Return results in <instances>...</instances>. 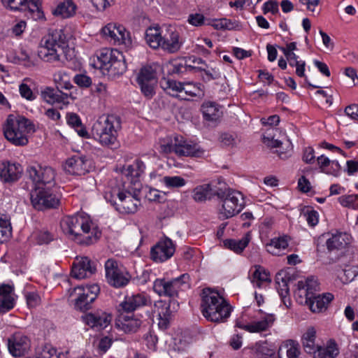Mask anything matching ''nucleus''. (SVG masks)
I'll return each mask as SVG.
<instances>
[{
  "mask_svg": "<svg viewBox=\"0 0 358 358\" xmlns=\"http://www.w3.org/2000/svg\"><path fill=\"white\" fill-rule=\"evenodd\" d=\"M62 224L64 230L80 244H92L101 236V231L85 213L67 217Z\"/></svg>",
  "mask_w": 358,
  "mask_h": 358,
  "instance_id": "f257e3e1",
  "label": "nucleus"
},
{
  "mask_svg": "<svg viewBox=\"0 0 358 358\" xmlns=\"http://www.w3.org/2000/svg\"><path fill=\"white\" fill-rule=\"evenodd\" d=\"M201 298V312L206 320L224 322L229 317L231 307L218 292L205 288L202 290Z\"/></svg>",
  "mask_w": 358,
  "mask_h": 358,
  "instance_id": "f03ea898",
  "label": "nucleus"
},
{
  "mask_svg": "<svg viewBox=\"0 0 358 358\" xmlns=\"http://www.w3.org/2000/svg\"><path fill=\"white\" fill-rule=\"evenodd\" d=\"M67 46L64 31L62 29H55L41 38L37 54L45 62H59Z\"/></svg>",
  "mask_w": 358,
  "mask_h": 358,
  "instance_id": "7ed1b4c3",
  "label": "nucleus"
},
{
  "mask_svg": "<svg viewBox=\"0 0 358 358\" xmlns=\"http://www.w3.org/2000/svg\"><path fill=\"white\" fill-rule=\"evenodd\" d=\"M34 131V125L23 116L10 115L3 127L6 138L15 146H24L29 142V134Z\"/></svg>",
  "mask_w": 358,
  "mask_h": 358,
  "instance_id": "20e7f679",
  "label": "nucleus"
},
{
  "mask_svg": "<svg viewBox=\"0 0 358 358\" xmlns=\"http://www.w3.org/2000/svg\"><path fill=\"white\" fill-rule=\"evenodd\" d=\"M120 129V117L115 115H108L100 117L96 121L92 127V132L102 145L112 146L117 143Z\"/></svg>",
  "mask_w": 358,
  "mask_h": 358,
  "instance_id": "39448f33",
  "label": "nucleus"
},
{
  "mask_svg": "<svg viewBox=\"0 0 358 358\" xmlns=\"http://www.w3.org/2000/svg\"><path fill=\"white\" fill-rule=\"evenodd\" d=\"M106 201L114 206L121 213L130 214L137 211L140 201L130 192H125L120 187H108L104 194Z\"/></svg>",
  "mask_w": 358,
  "mask_h": 358,
  "instance_id": "423d86ee",
  "label": "nucleus"
},
{
  "mask_svg": "<svg viewBox=\"0 0 358 358\" xmlns=\"http://www.w3.org/2000/svg\"><path fill=\"white\" fill-rule=\"evenodd\" d=\"M96 68L106 71L111 76L122 74L127 69L123 55L117 50L103 48L96 53Z\"/></svg>",
  "mask_w": 358,
  "mask_h": 358,
  "instance_id": "0eeeda50",
  "label": "nucleus"
},
{
  "mask_svg": "<svg viewBox=\"0 0 358 358\" xmlns=\"http://www.w3.org/2000/svg\"><path fill=\"white\" fill-rule=\"evenodd\" d=\"M275 320V316L273 314L258 310L250 317V321H247L244 316L238 318L236 327L250 333H261L269 330Z\"/></svg>",
  "mask_w": 358,
  "mask_h": 358,
  "instance_id": "6e6552de",
  "label": "nucleus"
},
{
  "mask_svg": "<svg viewBox=\"0 0 358 358\" xmlns=\"http://www.w3.org/2000/svg\"><path fill=\"white\" fill-rule=\"evenodd\" d=\"M100 289L97 285L78 286L69 291V300L73 303L75 308L86 310L90 304L96 299Z\"/></svg>",
  "mask_w": 358,
  "mask_h": 358,
  "instance_id": "1a4fd4ad",
  "label": "nucleus"
},
{
  "mask_svg": "<svg viewBox=\"0 0 358 358\" xmlns=\"http://www.w3.org/2000/svg\"><path fill=\"white\" fill-rule=\"evenodd\" d=\"M51 187L38 186L31 191V203L36 210H43L55 208L59 206L60 199L54 193Z\"/></svg>",
  "mask_w": 358,
  "mask_h": 358,
  "instance_id": "9d476101",
  "label": "nucleus"
},
{
  "mask_svg": "<svg viewBox=\"0 0 358 358\" xmlns=\"http://www.w3.org/2000/svg\"><path fill=\"white\" fill-rule=\"evenodd\" d=\"M164 151L174 152L178 156L195 157H200L205 153V150L199 145L187 141L178 135L174 136L170 143L164 145Z\"/></svg>",
  "mask_w": 358,
  "mask_h": 358,
  "instance_id": "9b49d317",
  "label": "nucleus"
},
{
  "mask_svg": "<svg viewBox=\"0 0 358 358\" xmlns=\"http://www.w3.org/2000/svg\"><path fill=\"white\" fill-rule=\"evenodd\" d=\"M189 287V276L185 273L171 280L157 279L154 282L153 289L159 295L167 296H177L180 291H184Z\"/></svg>",
  "mask_w": 358,
  "mask_h": 358,
  "instance_id": "f8f14e48",
  "label": "nucleus"
},
{
  "mask_svg": "<svg viewBox=\"0 0 358 358\" xmlns=\"http://www.w3.org/2000/svg\"><path fill=\"white\" fill-rule=\"evenodd\" d=\"M224 196L222 199V207L220 209V217L228 219L236 215L241 211L245 206L243 194L238 191L228 189L224 192Z\"/></svg>",
  "mask_w": 358,
  "mask_h": 358,
  "instance_id": "ddd939ff",
  "label": "nucleus"
},
{
  "mask_svg": "<svg viewBox=\"0 0 358 358\" xmlns=\"http://www.w3.org/2000/svg\"><path fill=\"white\" fill-rule=\"evenodd\" d=\"M105 38L114 45H124L130 47L132 43L130 32L122 24L110 22L101 29Z\"/></svg>",
  "mask_w": 358,
  "mask_h": 358,
  "instance_id": "4468645a",
  "label": "nucleus"
},
{
  "mask_svg": "<svg viewBox=\"0 0 358 358\" xmlns=\"http://www.w3.org/2000/svg\"><path fill=\"white\" fill-rule=\"evenodd\" d=\"M29 178L34 182L35 187H52L55 185V171L50 166H41L38 164L32 165L27 170Z\"/></svg>",
  "mask_w": 358,
  "mask_h": 358,
  "instance_id": "2eb2a0df",
  "label": "nucleus"
},
{
  "mask_svg": "<svg viewBox=\"0 0 358 358\" xmlns=\"http://www.w3.org/2000/svg\"><path fill=\"white\" fill-rule=\"evenodd\" d=\"M105 270L108 282L115 287L126 286L131 279L129 273L112 259L106 262Z\"/></svg>",
  "mask_w": 358,
  "mask_h": 358,
  "instance_id": "dca6fc26",
  "label": "nucleus"
},
{
  "mask_svg": "<svg viewBox=\"0 0 358 358\" xmlns=\"http://www.w3.org/2000/svg\"><path fill=\"white\" fill-rule=\"evenodd\" d=\"M1 1L5 6L8 7L10 10H27L34 20L44 18L41 0H20L18 3H15V0H1Z\"/></svg>",
  "mask_w": 358,
  "mask_h": 358,
  "instance_id": "f3484780",
  "label": "nucleus"
},
{
  "mask_svg": "<svg viewBox=\"0 0 358 358\" xmlns=\"http://www.w3.org/2000/svg\"><path fill=\"white\" fill-rule=\"evenodd\" d=\"M136 80L143 95L148 99L152 98L155 94V87L157 82L156 72L153 69L148 66L143 67Z\"/></svg>",
  "mask_w": 358,
  "mask_h": 358,
  "instance_id": "a211bd4d",
  "label": "nucleus"
},
{
  "mask_svg": "<svg viewBox=\"0 0 358 358\" xmlns=\"http://www.w3.org/2000/svg\"><path fill=\"white\" fill-rule=\"evenodd\" d=\"M162 39L161 48L169 53H176L180 49L182 41L180 34L174 26L162 27Z\"/></svg>",
  "mask_w": 358,
  "mask_h": 358,
  "instance_id": "6ab92c4d",
  "label": "nucleus"
},
{
  "mask_svg": "<svg viewBox=\"0 0 358 358\" xmlns=\"http://www.w3.org/2000/svg\"><path fill=\"white\" fill-rule=\"evenodd\" d=\"M10 353L15 357H20L28 353L31 348L30 338L22 333L13 334L8 339Z\"/></svg>",
  "mask_w": 358,
  "mask_h": 358,
  "instance_id": "aec40b11",
  "label": "nucleus"
},
{
  "mask_svg": "<svg viewBox=\"0 0 358 358\" xmlns=\"http://www.w3.org/2000/svg\"><path fill=\"white\" fill-rule=\"evenodd\" d=\"M92 168V162L85 156H73L69 158L64 165V169L71 175L82 176L90 172Z\"/></svg>",
  "mask_w": 358,
  "mask_h": 358,
  "instance_id": "412c9836",
  "label": "nucleus"
},
{
  "mask_svg": "<svg viewBox=\"0 0 358 358\" xmlns=\"http://www.w3.org/2000/svg\"><path fill=\"white\" fill-rule=\"evenodd\" d=\"M176 250L173 241L166 238L159 241L152 248L150 255L151 259L156 262H163L170 259Z\"/></svg>",
  "mask_w": 358,
  "mask_h": 358,
  "instance_id": "4be33fe9",
  "label": "nucleus"
},
{
  "mask_svg": "<svg viewBox=\"0 0 358 358\" xmlns=\"http://www.w3.org/2000/svg\"><path fill=\"white\" fill-rule=\"evenodd\" d=\"M96 271V264L87 257H77L73 264L71 274L77 279L90 278Z\"/></svg>",
  "mask_w": 358,
  "mask_h": 358,
  "instance_id": "5701e85b",
  "label": "nucleus"
},
{
  "mask_svg": "<svg viewBox=\"0 0 358 358\" xmlns=\"http://www.w3.org/2000/svg\"><path fill=\"white\" fill-rule=\"evenodd\" d=\"M151 303L150 297L145 293L127 295L120 303L118 311L133 313L134 310Z\"/></svg>",
  "mask_w": 358,
  "mask_h": 358,
  "instance_id": "b1692460",
  "label": "nucleus"
},
{
  "mask_svg": "<svg viewBox=\"0 0 358 358\" xmlns=\"http://www.w3.org/2000/svg\"><path fill=\"white\" fill-rule=\"evenodd\" d=\"M81 319L85 324L91 328L102 329L110 324L112 316L106 312L98 310L85 314L81 317Z\"/></svg>",
  "mask_w": 358,
  "mask_h": 358,
  "instance_id": "393cba45",
  "label": "nucleus"
},
{
  "mask_svg": "<svg viewBox=\"0 0 358 358\" xmlns=\"http://www.w3.org/2000/svg\"><path fill=\"white\" fill-rule=\"evenodd\" d=\"M119 315L116 320L117 327L125 333H134L138 331L141 325V320L133 313L118 311Z\"/></svg>",
  "mask_w": 358,
  "mask_h": 358,
  "instance_id": "a878e982",
  "label": "nucleus"
},
{
  "mask_svg": "<svg viewBox=\"0 0 358 358\" xmlns=\"http://www.w3.org/2000/svg\"><path fill=\"white\" fill-rule=\"evenodd\" d=\"M215 196L224 197V192L216 185L203 184L196 187L192 192V198L196 202L211 199Z\"/></svg>",
  "mask_w": 358,
  "mask_h": 358,
  "instance_id": "bb28decb",
  "label": "nucleus"
},
{
  "mask_svg": "<svg viewBox=\"0 0 358 358\" xmlns=\"http://www.w3.org/2000/svg\"><path fill=\"white\" fill-rule=\"evenodd\" d=\"M22 173V166L9 161L0 162V178L4 182L17 180Z\"/></svg>",
  "mask_w": 358,
  "mask_h": 358,
  "instance_id": "cd10ccee",
  "label": "nucleus"
},
{
  "mask_svg": "<svg viewBox=\"0 0 358 358\" xmlns=\"http://www.w3.org/2000/svg\"><path fill=\"white\" fill-rule=\"evenodd\" d=\"M201 110L204 120L213 124H217L220 122L223 114L222 107L219 104L211 101L204 102Z\"/></svg>",
  "mask_w": 358,
  "mask_h": 358,
  "instance_id": "c85d7f7f",
  "label": "nucleus"
},
{
  "mask_svg": "<svg viewBox=\"0 0 358 358\" xmlns=\"http://www.w3.org/2000/svg\"><path fill=\"white\" fill-rule=\"evenodd\" d=\"M77 6L73 0H62L51 10L52 14L60 19H68L76 13Z\"/></svg>",
  "mask_w": 358,
  "mask_h": 358,
  "instance_id": "c756f323",
  "label": "nucleus"
},
{
  "mask_svg": "<svg viewBox=\"0 0 358 358\" xmlns=\"http://www.w3.org/2000/svg\"><path fill=\"white\" fill-rule=\"evenodd\" d=\"M351 240V236L347 233L336 232L332 234L326 240L327 248L329 252L343 250L350 243Z\"/></svg>",
  "mask_w": 358,
  "mask_h": 358,
  "instance_id": "7c9ffc66",
  "label": "nucleus"
},
{
  "mask_svg": "<svg viewBox=\"0 0 358 358\" xmlns=\"http://www.w3.org/2000/svg\"><path fill=\"white\" fill-rule=\"evenodd\" d=\"M154 314L157 317L158 326L162 329H166L169 324L171 317L170 305L166 301H158L154 305Z\"/></svg>",
  "mask_w": 358,
  "mask_h": 358,
  "instance_id": "2f4dec72",
  "label": "nucleus"
},
{
  "mask_svg": "<svg viewBox=\"0 0 358 358\" xmlns=\"http://www.w3.org/2000/svg\"><path fill=\"white\" fill-rule=\"evenodd\" d=\"M145 169V165L143 162L136 159L131 164L124 166L122 169V174L127 177L131 183L136 185Z\"/></svg>",
  "mask_w": 358,
  "mask_h": 358,
  "instance_id": "473e14b6",
  "label": "nucleus"
},
{
  "mask_svg": "<svg viewBox=\"0 0 358 358\" xmlns=\"http://www.w3.org/2000/svg\"><path fill=\"white\" fill-rule=\"evenodd\" d=\"M43 100L50 104L68 103L69 94L62 92L59 90L47 87L41 92Z\"/></svg>",
  "mask_w": 358,
  "mask_h": 358,
  "instance_id": "72a5a7b5",
  "label": "nucleus"
},
{
  "mask_svg": "<svg viewBox=\"0 0 358 358\" xmlns=\"http://www.w3.org/2000/svg\"><path fill=\"white\" fill-rule=\"evenodd\" d=\"M299 345L292 340L286 341L279 348V358H299Z\"/></svg>",
  "mask_w": 358,
  "mask_h": 358,
  "instance_id": "f704fd0d",
  "label": "nucleus"
},
{
  "mask_svg": "<svg viewBox=\"0 0 358 358\" xmlns=\"http://www.w3.org/2000/svg\"><path fill=\"white\" fill-rule=\"evenodd\" d=\"M334 296L331 294L327 293L323 295H313L308 301L310 310L314 313H319L325 310L328 304L333 300Z\"/></svg>",
  "mask_w": 358,
  "mask_h": 358,
  "instance_id": "c9c22d12",
  "label": "nucleus"
},
{
  "mask_svg": "<svg viewBox=\"0 0 358 358\" xmlns=\"http://www.w3.org/2000/svg\"><path fill=\"white\" fill-rule=\"evenodd\" d=\"M289 238L287 236H282L273 238L270 243L266 244V250L273 255L279 256L289 245Z\"/></svg>",
  "mask_w": 358,
  "mask_h": 358,
  "instance_id": "e433bc0d",
  "label": "nucleus"
},
{
  "mask_svg": "<svg viewBox=\"0 0 358 358\" xmlns=\"http://www.w3.org/2000/svg\"><path fill=\"white\" fill-rule=\"evenodd\" d=\"M339 350L335 341L329 340L324 347H317L314 352L315 358H335Z\"/></svg>",
  "mask_w": 358,
  "mask_h": 358,
  "instance_id": "4c0bfd02",
  "label": "nucleus"
},
{
  "mask_svg": "<svg viewBox=\"0 0 358 358\" xmlns=\"http://www.w3.org/2000/svg\"><path fill=\"white\" fill-rule=\"evenodd\" d=\"M162 27H150L145 31V41L148 45L153 48L157 49L161 48Z\"/></svg>",
  "mask_w": 358,
  "mask_h": 358,
  "instance_id": "58836bf2",
  "label": "nucleus"
},
{
  "mask_svg": "<svg viewBox=\"0 0 358 358\" xmlns=\"http://www.w3.org/2000/svg\"><path fill=\"white\" fill-rule=\"evenodd\" d=\"M11 62L14 64L23 65L26 68H33L37 65L36 59L24 48H21L19 53L13 56Z\"/></svg>",
  "mask_w": 358,
  "mask_h": 358,
  "instance_id": "ea45409f",
  "label": "nucleus"
},
{
  "mask_svg": "<svg viewBox=\"0 0 358 358\" xmlns=\"http://www.w3.org/2000/svg\"><path fill=\"white\" fill-rule=\"evenodd\" d=\"M316 330L313 327H309L302 337V344L308 353H314L317 345H315Z\"/></svg>",
  "mask_w": 358,
  "mask_h": 358,
  "instance_id": "a19ab883",
  "label": "nucleus"
},
{
  "mask_svg": "<svg viewBox=\"0 0 358 358\" xmlns=\"http://www.w3.org/2000/svg\"><path fill=\"white\" fill-rule=\"evenodd\" d=\"M250 241V235L247 233L241 239H227L224 241V247L236 253H241L246 248Z\"/></svg>",
  "mask_w": 358,
  "mask_h": 358,
  "instance_id": "79ce46f5",
  "label": "nucleus"
},
{
  "mask_svg": "<svg viewBox=\"0 0 358 358\" xmlns=\"http://www.w3.org/2000/svg\"><path fill=\"white\" fill-rule=\"evenodd\" d=\"M200 83H182V89L180 99L189 100V98L199 96L201 94Z\"/></svg>",
  "mask_w": 358,
  "mask_h": 358,
  "instance_id": "37998d69",
  "label": "nucleus"
},
{
  "mask_svg": "<svg viewBox=\"0 0 358 358\" xmlns=\"http://www.w3.org/2000/svg\"><path fill=\"white\" fill-rule=\"evenodd\" d=\"M162 88L171 96L180 99L182 89V83L171 79H164L161 81Z\"/></svg>",
  "mask_w": 358,
  "mask_h": 358,
  "instance_id": "c03bdc74",
  "label": "nucleus"
},
{
  "mask_svg": "<svg viewBox=\"0 0 358 358\" xmlns=\"http://www.w3.org/2000/svg\"><path fill=\"white\" fill-rule=\"evenodd\" d=\"M12 234V227L7 216L0 213V243L6 242Z\"/></svg>",
  "mask_w": 358,
  "mask_h": 358,
  "instance_id": "a18cd8bd",
  "label": "nucleus"
},
{
  "mask_svg": "<svg viewBox=\"0 0 358 358\" xmlns=\"http://www.w3.org/2000/svg\"><path fill=\"white\" fill-rule=\"evenodd\" d=\"M268 281H270L269 273L261 266H255L252 279V283L257 287H260L262 282Z\"/></svg>",
  "mask_w": 358,
  "mask_h": 358,
  "instance_id": "49530a36",
  "label": "nucleus"
},
{
  "mask_svg": "<svg viewBox=\"0 0 358 358\" xmlns=\"http://www.w3.org/2000/svg\"><path fill=\"white\" fill-rule=\"evenodd\" d=\"M54 81L57 85V88L71 90L73 88L70 82L69 75L64 71H58L54 74Z\"/></svg>",
  "mask_w": 358,
  "mask_h": 358,
  "instance_id": "de8ad7c7",
  "label": "nucleus"
},
{
  "mask_svg": "<svg viewBox=\"0 0 358 358\" xmlns=\"http://www.w3.org/2000/svg\"><path fill=\"white\" fill-rule=\"evenodd\" d=\"M162 182L167 187L170 189L179 188L183 187L186 184L185 180L178 176H164L162 179Z\"/></svg>",
  "mask_w": 358,
  "mask_h": 358,
  "instance_id": "09e8293b",
  "label": "nucleus"
},
{
  "mask_svg": "<svg viewBox=\"0 0 358 358\" xmlns=\"http://www.w3.org/2000/svg\"><path fill=\"white\" fill-rule=\"evenodd\" d=\"M296 286L301 288H306L312 296L315 295V292L317 291L318 283L314 277H308L306 280H299Z\"/></svg>",
  "mask_w": 358,
  "mask_h": 358,
  "instance_id": "8fccbe9b",
  "label": "nucleus"
},
{
  "mask_svg": "<svg viewBox=\"0 0 358 358\" xmlns=\"http://www.w3.org/2000/svg\"><path fill=\"white\" fill-rule=\"evenodd\" d=\"M338 202L343 207L352 209H357L358 194L343 195L338 198Z\"/></svg>",
  "mask_w": 358,
  "mask_h": 358,
  "instance_id": "3c124183",
  "label": "nucleus"
},
{
  "mask_svg": "<svg viewBox=\"0 0 358 358\" xmlns=\"http://www.w3.org/2000/svg\"><path fill=\"white\" fill-rule=\"evenodd\" d=\"M31 238L38 245L48 244L53 240V236L48 231L34 232Z\"/></svg>",
  "mask_w": 358,
  "mask_h": 358,
  "instance_id": "603ef678",
  "label": "nucleus"
},
{
  "mask_svg": "<svg viewBox=\"0 0 358 358\" xmlns=\"http://www.w3.org/2000/svg\"><path fill=\"white\" fill-rule=\"evenodd\" d=\"M16 297L14 296H0V313H4L12 308L15 304Z\"/></svg>",
  "mask_w": 358,
  "mask_h": 358,
  "instance_id": "864d4df0",
  "label": "nucleus"
},
{
  "mask_svg": "<svg viewBox=\"0 0 358 358\" xmlns=\"http://www.w3.org/2000/svg\"><path fill=\"white\" fill-rule=\"evenodd\" d=\"M276 283L278 284V291L282 298H287L289 294V287L287 280L282 277L280 273L276 275Z\"/></svg>",
  "mask_w": 358,
  "mask_h": 358,
  "instance_id": "5fc2aeb1",
  "label": "nucleus"
},
{
  "mask_svg": "<svg viewBox=\"0 0 358 358\" xmlns=\"http://www.w3.org/2000/svg\"><path fill=\"white\" fill-rule=\"evenodd\" d=\"M187 22L192 26L199 27L206 24V18L201 13H192L189 15Z\"/></svg>",
  "mask_w": 358,
  "mask_h": 358,
  "instance_id": "6e6d98bb",
  "label": "nucleus"
},
{
  "mask_svg": "<svg viewBox=\"0 0 358 358\" xmlns=\"http://www.w3.org/2000/svg\"><path fill=\"white\" fill-rule=\"evenodd\" d=\"M303 216L306 217V220L310 226L314 227L317 224L319 218L318 213L316 210L307 209L304 211Z\"/></svg>",
  "mask_w": 358,
  "mask_h": 358,
  "instance_id": "4d7b16f0",
  "label": "nucleus"
},
{
  "mask_svg": "<svg viewBox=\"0 0 358 358\" xmlns=\"http://www.w3.org/2000/svg\"><path fill=\"white\" fill-rule=\"evenodd\" d=\"M76 84L81 87H88L92 84L91 78L85 74H77L73 78Z\"/></svg>",
  "mask_w": 358,
  "mask_h": 358,
  "instance_id": "13d9d810",
  "label": "nucleus"
},
{
  "mask_svg": "<svg viewBox=\"0 0 358 358\" xmlns=\"http://www.w3.org/2000/svg\"><path fill=\"white\" fill-rule=\"evenodd\" d=\"M220 142L223 146L234 147L236 145L237 142L236 138L232 134L228 133H223L220 136Z\"/></svg>",
  "mask_w": 358,
  "mask_h": 358,
  "instance_id": "bf43d9fd",
  "label": "nucleus"
},
{
  "mask_svg": "<svg viewBox=\"0 0 358 358\" xmlns=\"http://www.w3.org/2000/svg\"><path fill=\"white\" fill-rule=\"evenodd\" d=\"M262 10L264 14L268 13L276 14L279 11L278 3L276 1L269 0L264 3Z\"/></svg>",
  "mask_w": 358,
  "mask_h": 358,
  "instance_id": "052dcab7",
  "label": "nucleus"
},
{
  "mask_svg": "<svg viewBox=\"0 0 358 358\" xmlns=\"http://www.w3.org/2000/svg\"><path fill=\"white\" fill-rule=\"evenodd\" d=\"M26 27V22L24 20H20L12 27L10 29L11 34L16 37H19L23 34Z\"/></svg>",
  "mask_w": 358,
  "mask_h": 358,
  "instance_id": "680f3d73",
  "label": "nucleus"
},
{
  "mask_svg": "<svg viewBox=\"0 0 358 358\" xmlns=\"http://www.w3.org/2000/svg\"><path fill=\"white\" fill-rule=\"evenodd\" d=\"M112 338L108 336L101 338L98 343V349L101 353H105L111 346Z\"/></svg>",
  "mask_w": 358,
  "mask_h": 358,
  "instance_id": "e2e57ef3",
  "label": "nucleus"
},
{
  "mask_svg": "<svg viewBox=\"0 0 358 358\" xmlns=\"http://www.w3.org/2000/svg\"><path fill=\"white\" fill-rule=\"evenodd\" d=\"M331 160H330L328 157H324V155H321L317 157V162L320 166V169L321 171L325 173L329 171V166L331 164Z\"/></svg>",
  "mask_w": 358,
  "mask_h": 358,
  "instance_id": "0e129e2a",
  "label": "nucleus"
},
{
  "mask_svg": "<svg viewBox=\"0 0 358 358\" xmlns=\"http://www.w3.org/2000/svg\"><path fill=\"white\" fill-rule=\"evenodd\" d=\"M27 305L30 308H34L39 305L41 302V298L38 294L34 292L28 293L26 295Z\"/></svg>",
  "mask_w": 358,
  "mask_h": 358,
  "instance_id": "69168bd1",
  "label": "nucleus"
},
{
  "mask_svg": "<svg viewBox=\"0 0 358 358\" xmlns=\"http://www.w3.org/2000/svg\"><path fill=\"white\" fill-rule=\"evenodd\" d=\"M19 91L20 95L26 99L33 100L34 99V96L31 88L27 84L22 83L19 86Z\"/></svg>",
  "mask_w": 358,
  "mask_h": 358,
  "instance_id": "338daca9",
  "label": "nucleus"
},
{
  "mask_svg": "<svg viewBox=\"0 0 358 358\" xmlns=\"http://www.w3.org/2000/svg\"><path fill=\"white\" fill-rule=\"evenodd\" d=\"M345 113L352 120L358 121V105L352 104L347 106L345 109Z\"/></svg>",
  "mask_w": 358,
  "mask_h": 358,
  "instance_id": "774afa93",
  "label": "nucleus"
}]
</instances>
